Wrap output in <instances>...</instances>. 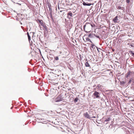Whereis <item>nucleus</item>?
I'll use <instances>...</instances> for the list:
<instances>
[{"instance_id": "1", "label": "nucleus", "mask_w": 134, "mask_h": 134, "mask_svg": "<svg viewBox=\"0 0 134 134\" xmlns=\"http://www.w3.org/2000/svg\"><path fill=\"white\" fill-rule=\"evenodd\" d=\"M93 25L90 23H87L84 25V29L86 32H89L91 30Z\"/></svg>"}, {"instance_id": "2", "label": "nucleus", "mask_w": 134, "mask_h": 134, "mask_svg": "<svg viewBox=\"0 0 134 134\" xmlns=\"http://www.w3.org/2000/svg\"><path fill=\"white\" fill-rule=\"evenodd\" d=\"M134 76V72L133 71L130 70L129 71L127 74H126L125 77L128 78L130 77H131L133 78Z\"/></svg>"}, {"instance_id": "3", "label": "nucleus", "mask_w": 134, "mask_h": 134, "mask_svg": "<svg viewBox=\"0 0 134 134\" xmlns=\"http://www.w3.org/2000/svg\"><path fill=\"white\" fill-rule=\"evenodd\" d=\"M49 79L50 80H52V82L54 83L53 82L57 79L55 75L53 73H51L48 76Z\"/></svg>"}, {"instance_id": "4", "label": "nucleus", "mask_w": 134, "mask_h": 134, "mask_svg": "<svg viewBox=\"0 0 134 134\" xmlns=\"http://www.w3.org/2000/svg\"><path fill=\"white\" fill-rule=\"evenodd\" d=\"M83 115L85 118H88V119H90V116L88 114V113L87 112H86V113H84L83 114Z\"/></svg>"}, {"instance_id": "5", "label": "nucleus", "mask_w": 134, "mask_h": 134, "mask_svg": "<svg viewBox=\"0 0 134 134\" xmlns=\"http://www.w3.org/2000/svg\"><path fill=\"white\" fill-rule=\"evenodd\" d=\"M99 93L97 91H95L93 94V95L96 96V98H98L99 97Z\"/></svg>"}, {"instance_id": "6", "label": "nucleus", "mask_w": 134, "mask_h": 134, "mask_svg": "<svg viewBox=\"0 0 134 134\" xmlns=\"http://www.w3.org/2000/svg\"><path fill=\"white\" fill-rule=\"evenodd\" d=\"M118 16H116L113 19V21L114 23H117L118 20Z\"/></svg>"}, {"instance_id": "7", "label": "nucleus", "mask_w": 134, "mask_h": 134, "mask_svg": "<svg viewBox=\"0 0 134 134\" xmlns=\"http://www.w3.org/2000/svg\"><path fill=\"white\" fill-rule=\"evenodd\" d=\"M84 38H85V40H84L85 41H89L91 43H92V41H91V40L88 37H86L85 38V37H84Z\"/></svg>"}, {"instance_id": "8", "label": "nucleus", "mask_w": 134, "mask_h": 134, "mask_svg": "<svg viewBox=\"0 0 134 134\" xmlns=\"http://www.w3.org/2000/svg\"><path fill=\"white\" fill-rule=\"evenodd\" d=\"M83 4L84 5H87V6H90L91 5V3H88V4H87L86 3H85L84 2H83Z\"/></svg>"}, {"instance_id": "9", "label": "nucleus", "mask_w": 134, "mask_h": 134, "mask_svg": "<svg viewBox=\"0 0 134 134\" xmlns=\"http://www.w3.org/2000/svg\"><path fill=\"white\" fill-rule=\"evenodd\" d=\"M57 99L56 100V102H60V101H61L63 100V98H60L59 97H58Z\"/></svg>"}, {"instance_id": "10", "label": "nucleus", "mask_w": 134, "mask_h": 134, "mask_svg": "<svg viewBox=\"0 0 134 134\" xmlns=\"http://www.w3.org/2000/svg\"><path fill=\"white\" fill-rule=\"evenodd\" d=\"M38 84H39V86H38V88H40L42 86V84L41 83V81H40L38 82Z\"/></svg>"}, {"instance_id": "11", "label": "nucleus", "mask_w": 134, "mask_h": 134, "mask_svg": "<svg viewBox=\"0 0 134 134\" xmlns=\"http://www.w3.org/2000/svg\"><path fill=\"white\" fill-rule=\"evenodd\" d=\"M40 117H41V116L40 115H37V119L38 120H40V119H41V118Z\"/></svg>"}, {"instance_id": "12", "label": "nucleus", "mask_w": 134, "mask_h": 134, "mask_svg": "<svg viewBox=\"0 0 134 134\" xmlns=\"http://www.w3.org/2000/svg\"><path fill=\"white\" fill-rule=\"evenodd\" d=\"M85 65L86 67H89L90 65L88 63V62H86L85 63Z\"/></svg>"}, {"instance_id": "13", "label": "nucleus", "mask_w": 134, "mask_h": 134, "mask_svg": "<svg viewBox=\"0 0 134 134\" xmlns=\"http://www.w3.org/2000/svg\"><path fill=\"white\" fill-rule=\"evenodd\" d=\"M27 36H28V37L29 41V42L30 43V40H31V37L28 33H27Z\"/></svg>"}, {"instance_id": "14", "label": "nucleus", "mask_w": 134, "mask_h": 134, "mask_svg": "<svg viewBox=\"0 0 134 134\" xmlns=\"http://www.w3.org/2000/svg\"><path fill=\"white\" fill-rule=\"evenodd\" d=\"M100 86L99 85H98L97 86L96 88H94V90H98L100 88Z\"/></svg>"}, {"instance_id": "15", "label": "nucleus", "mask_w": 134, "mask_h": 134, "mask_svg": "<svg viewBox=\"0 0 134 134\" xmlns=\"http://www.w3.org/2000/svg\"><path fill=\"white\" fill-rule=\"evenodd\" d=\"M67 15H70L71 17L72 16V14L71 12H70L68 13Z\"/></svg>"}, {"instance_id": "16", "label": "nucleus", "mask_w": 134, "mask_h": 134, "mask_svg": "<svg viewBox=\"0 0 134 134\" xmlns=\"http://www.w3.org/2000/svg\"><path fill=\"white\" fill-rule=\"evenodd\" d=\"M79 99L78 98H76L74 100V102L76 103L77 101Z\"/></svg>"}, {"instance_id": "17", "label": "nucleus", "mask_w": 134, "mask_h": 134, "mask_svg": "<svg viewBox=\"0 0 134 134\" xmlns=\"http://www.w3.org/2000/svg\"><path fill=\"white\" fill-rule=\"evenodd\" d=\"M110 120V118H108L107 119L105 120V121H109Z\"/></svg>"}, {"instance_id": "18", "label": "nucleus", "mask_w": 134, "mask_h": 134, "mask_svg": "<svg viewBox=\"0 0 134 134\" xmlns=\"http://www.w3.org/2000/svg\"><path fill=\"white\" fill-rule=\"evenodd\" d=\"M54 58L55 60H58L59 59V58L58 57H54Z\"/></svg>"}, {"instance_id": "19", "label": "nucleus", "mask_w": 134, "mask_h": 134, "mask_svg": "<svg viewBox=\"0 0 134 134\" xmlns=\"http://www.w3.org/2000/svg\"><path fill=\"white\" fill-rule=\"evenodd\" d=\"M132 79H133V78H131L130 80L129 81V82H128V83L129 84H130V83H131V81L132 80Z\"/></svg>"}, {"instance_id": "20", "label": "nucleus", "mask_w": 134, "mask_h": 134, "mask_svg": "<svg viewBox=\"0 0 134 134\" xmlns=\"http://www.w3.org/2000/svg\"><path fill=\"white\" fill-rule=\"evenodd\" d=\"M125 83V82L124 81H121L120 82V83L121 84H122V85H124Z\"/></svg>"}, {"instance_id": "21", "label": "nucleus", "mask_w": 134, "mask_h": 134, "mask_svg": "<svg viewBox=\"0 0 134 134\" xmlns=\"http://www.w3.org/2000/svg\"><path fill=\"white\" fill-rule=\"evenodd\" d=\"M43 27L44 28V29L46 30V31H47V27L46 26H43Z\"/></svg>"}, {"instance_id": "22", "label": "nucleus", "mask_w": 134, "mask_h": 134, "mask_svg": "<svg viewBox=\"0 0 134 134\" xmlns=\"http://www.w3.org/2000/svg\"><path fill=\"white\" fill-rule=\"evenodd\" d=\"M130 53H131L133 55V56H134V53H133V51H130Z\"/></svg>"}, {"instance_id": "23", "label": "nucleus", "mask_w": 134, "mask_h": 134, "mask_svg": "<svg viewBox=\"0 0 134 134\" xmlns=\"http://www.w3.org/2000/svg\"><path fill=\"white\" fill-rule=\"evenodd\" d=\"M88 37L90 38H92V36L91 34H90L88 35Z\"/></svg>"}, {"instance_id": "24", "label": "nucleus", "mask_w": 134, "mask_h": 134, "mask_svg": "<svg viewBox=\"0 0 134 134\" xmlns=\"http://www.w3.org/2000/svg\"><path fill=\"white\" fill-rule=\"evenodd\" d=\"M38 21L39 22V23H40V24L41 25H42V22H41V20H38Z\"/></svg>"}, {"instance_id": "25", "label": "nucleus", "mask_w": 134, "mask_h": 134, "mask_svg": "<svg viewBox=\"0 0 134 134\" xmlns=\"http://www.w3.org/2000/svg\"><path fill=\"white\" fill-rule=\"evenodd\" d=\"M38 47V48H39L38 49L40 52V53L41 54V55H42V54H41V50H40V48H39V47Z\"/></svg>"}, {"instance_id": "26", "label": "nucleus", "mask_w": 134, "mask_h": 134, "mask_svg": "<svg viewBox=\"0 0 134 134\" xmlns=\"http://www.w3.org/2000/svg\"><path fill=\"white\" fill-rule=\"evenodd\" d=\"M126 2L127 3H129L130 2V0H126Z\"/></svg>"}, {"instance_id": "27", "label": "nucleus", "mask_w": 134, "mask_h": 134, "mask_svg": "<svg viewBox=\"0 0 134 134\" xmlns=\"http://www.w3.org/2000/svg\"><path fill=\"white\" fill-rule=\"evenodd\" d=\"M39 40L41 42L42 41H41V38H40V37H39Z\"/></svg>"}, {"instance_id": "28", "label": "nucleus", "mask_w": 134, "mask_h": 134, "mask_svg": "<svg viewBox=\"0 0 134 134\" xmlns=\"http://www.w3.org/2000/svg\"><path fill=\"white\" fill-rule=\"evenodd\" d=\"M93 46H94V45H93V44H92L91 45V47H92V48H93Z\"/></svg>"}, {"instance_id": "29", "label": "nucleus", "mask_w": 134, "mask_h": 134, "mask_svg": "<svg viewBox=\"0 0 134 134\" xmlns=\"http://www.w3.org/2000/svg\"><path fill=\"white\" fill-rule=\"evenodd\" d=\"M51 17L52 19H53L52 16V15H51Z\"/></svg>"}, {"instance_id": "30", "label": "nucleus", "mask_w": 134, "mask_h": 134, "mask_svg": "<svg viewBox=\"0 0 134 134\" xmlns=\"http://www.w3.org/2000/svg\"><path fill=\"white\" fill-rule=\"evenodd\" d=\"M60 54H61L62 53V52H61V51H60Z\"/></svg>"}, {"instance_id": "31", "label": "nucleus", "mask_w": 134, "mask_h": 134, "mask_svg": "<svg viewBox=\"0 0 134 134\" xmlns=\"http://www.w3.org/2000/svg\"><path fill=\"white\" fill-rule=\"evenodd\" d=\"M31 44L32 45V41L31 42Z\"/></svg>"}, {"instance_id": "32", "label": "nucleus", "mask_w": 134, "mask_h": 134, "mask_svg": "<svg viewBox=\"0 0 134 134\" xmlns=\"http://www.w3.org/2000/svg\"><path fill=\"white\" fill-rule=\"evenodd\" d=\"M39 79V80H41V79Z\"/></svg>"}, {"instance_id": "33", "label": "nucleus", "mask_w": 134, "mask_h": 134, "mask_svg": "<svg viewBox=\"0 0 134 134\" xmlns=\"http://www.w3.org/2000/svg\"><path fill=\"white\" fill-rule=\"evenodd\" d=\"M83 40H84V38H83Z\"/></svg>"}]
</instances>
